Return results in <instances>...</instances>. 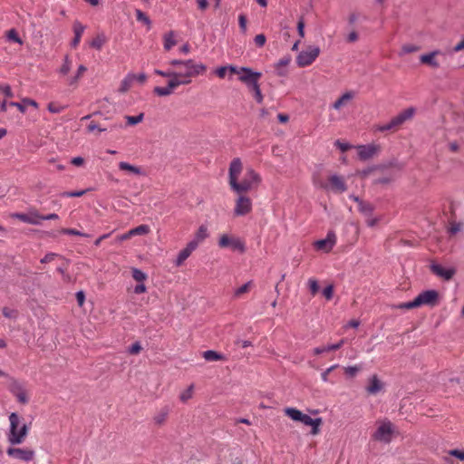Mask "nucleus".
<instances>
[{
    "label": "nucleus",
    "mask_w": 464,
    "mask_h": 464,
    "mask_svg": "<svg viewBox=\"0 0 464 464\" xmlns=\"http://www.w3.org/2000/svg\"><path fill=\"white\" fill-rule=\"evenodd\" d=\"M12 218H17L24 223L31 225L41 224V215L37 211H30L29 213H14Z\"/></svg>",
    "instance_id": "obj_18"
},
{
    "label": "nucleus",
    "mask_w": 464,
    "mask_h": 464,
    "mask_svg": "<svg viewBox=\"0 0 464 464\" xmlns=\"http://www.w3.org/2000/svg\"><path fill=\"white\" fill-rule=\"evenodd\" d=\"M334 146L336 148H338L343 152H344V151L350 150L351 148H353V146L350 143L342 141L340 140H336L334 141Z\"/></svg>",
    "instance_id": "obj_52"
},
{
    "label": "nucleus",
    "mask_w": 464,
    "mask_h": 464,
    "mask_svg": "<svg viewBox=\"0 0 464 464\" xmlns=\"http://www.w3.org/2000/svg\"><path fill=\"white\" fill-rule=\"evenodd\" d=\"M320 54V48L316 45H309L299 53L296 63L299 67H306L312 64Z\"/></svg>",
    "instance_id": "obj_8"
},
{
    "label": "nucleus",
    "mask_w": 464,
    "mask_h": 464,
    "mask_svg": "<svg viewBox=\"0 0 464 464\" xmlns=\"http://www.w3.org/2000/svg\"><path fill=\"white\" fill-rule=\"evenodd\" d=\"M87 130L89 132H94V131H99V132H102V131H105L106 129L105 128H101L98 124H96L95 122L92 121L88 127H87Z\"/></svg>",
    "instance_id": "obj_59"
},
{
    "label": "nucleus",
    "mask_w": 464,
    "mask_h": 464,
    "mask_svg": "<svg viewBox=\"0 0 464 464\" xmlns=\"http://www.w3.org/2000/svg\"><path fill=\"white\" fill-rule=\"evenodd\" d=\"M308 286H309V289H310V291H311L312 295H314L318 292V290H319L318 282H317L315 279H314V278H310V279L308 280Z\"/></svg>",
    "instance_id": "obj_55"
},
{
    "label": "nucleus",
    "mask_w": 464,
    "mask_h": 464,
    "mask_svg": "<svg viewBox=\"0 0 464 464\" xmlns=\"http://www.w3.org/2000/svg\"><path fill=\"white\" fill-rule=\"evenodd\" d=\"M243 169V164L239 158H235L229 164L228 169V184L230 188L237 183L238 180L239 175L241 174Z\"/></svg>",
    "instance_id": "obj_14"
},
{
    "label": "nucleus",
    "mask_w": 464,
    "mask_h": 464,
    "mask_svg": "<svg viewBox=\"0 0 464 464\" xmlns=\"http://www.w3.org/2000/svg\"><path fill=\"white\" fill-rule=\"evenodd\" d=\"M193 388L194 386L191 384L186 391H184L179 396L180 401L185 402L189 400L192 397Z\"/></svg>",
    "instance_id": "obj_53"
},
{
    "label": "nucleus",
    "mask_w": 464,
    "mask_h": 464,
    "mask_svg": "<svg viewBox=\"0 0 464 464\" xmlns=\"http://www.w3.org/2000/svg\"><path fill=\"white\" fill-rule=\"evenodd\" d=\"M291 63V56L286 55L281 58L276 64L275 69L278 76L285 77L288 73L287 66Z\"/></svg>",
    "instance_id": "obj_25"
},
{
    "label": "nucleus",
    "mask_w": 464,
    "mask_h": 464,
    "mask_svg": "<svg viewBox=\"0 0 464 464\" xmlns=\"http://www.w3.org/2000/svg\"><path fill=\"white\" fill-rule=\"evenodd\" d=\"M248 88L253 91L254 96H255V99H256V102L257 103H262L263 100H264V96H263V94L261 92V89H260V86L258 84V82H253V84L251 86H249Z\"/></svg>",
    "instance_id": "obj_38"
},
{
    "label": "nucleus",
    "mask_w": 464,
    "mask_h": 464,
    "mask_svg": "<svg viewBox=\"0 0 464 464\" xmlns=\"http://www.w3.org/2000/svg\"><path fill=\"white\" fill-rule=\"evenodd\" d=\"M238 24H239V27H240L241 31L243 33H246V17L245 14H240L238 16Z\"/></svg>",
    "instance_id": "obj_63"
},
{
    "label": "nucleus",
    "mask_w": 464,
    "mask_h": 464,
    "mask_svg": "<svg viewBox=\"0 0 464 464\" xmlns=\"http://www.w3.org/2000/svg\"><path fill=\"white\" fill-rule=\"evenodd\" d=\"M394 130H396V129L392 125V121H390L386 124H379V125H375L373 127V130L375 132H384V131Z\"/></svg>",
    "instance_id": "obj_42"
},
{
    "label": "nucleus",
    "mask_w": 464,
    "mask_h": 464,
    "mask_svg": "<svg viewBox=\"0 0 464 464\" xmlns=\"http://www.w3.org/2000/svg\"><path fill=\"white\" fill-rule=\"evenodd\" d=\"M132 277L137 282L143 283L147 279V275L138 268H132L131 270Z\"/></svg>",
    "instance_id": "obj_43"
},
{
    "label": "nucleus",
    "mask_w": 464,
    "mask_h": 464,
    "mask_svg": "<svg viewBox=\"0 0 464 464\" xmlns=\"http://www.w3.org/2000/svg\"><path fill=\"white\" fill-rule=\"evenodd\" d=\"M189 84L188 81H178V80H169L168 82L167 86H157L154 88V93L158 96L164 97L169 96L174 92V91L180 85H188Z\"/></svg>",
    "instance_id": "obj_13"
},
{
    "label": "nucleus",
    "mask_w": 464,
    "mask_h": 464,
    "mask_svg": "<svg viewBox=\"0 0 464 464\" xmlns=\"http://www.w3.org/2000/svg\"><path fill=\"white\" fill-rule=\"evenodd\" d=\"M218 245L220 248H230L233 251H238L240 253L246 251L245 243L240 237L226 233L220 235Z\"/></svg>",
    "instance_id": "obj_7"
},
{
    "label": "nucleus",
    "mask_w": 464,
    "mask_h": 464,
    "mask_svg": "<svg viewBox=\"0 0 464 464\" xmlns=\"http://www.w3.org/2000/svg\"><path fill=\"white\" fill-rule=\"evenodd\" d=\"M72 30L74 37L72 40L71 46L72 48H76L81 42L82 35L85 31V26L82 24L79 21H75L72 25Z\"/></svg>",
    "instance_id": "obj_26"
},
{
    "label": "nucleus",
    "mask_w": 464,
    "mask_h": 464,
    "mask_svg": "<svg viewBox=\"0 0 464 464\" xmlns=\"http://www.w3.org/2000/svg\"><path fill=\"white\" fill-rule=\"evenodd\" d=\"M208 237V227L206 226H204V225H201L198 227V229L197 230V232L195 233V236H194L193 239L200 244Z\"/></svg>",
    "instance_id": "obj_36"
},
{
    "label": "nucleus",
    "mask_w": 464,
    "mask_h": 464,
    "mask_svg": "<svg viewBox=\"0 0 464 464\" xmlns=\"http://www.w3.org/2000/svg\"><path fill=\"white\" fill-rule=\"evenodd\" d=\"M419 50H420V46L412 44H406L402 45L400 55L415 53V52H418Z\"/></svg>",
    "instance_id": "obj_40"
},
{
    "label": "nucleus",
    "mask_w": 464,
    "mask_h": 464,
    "mask_svg": "<svg viewBox=\"0 0 464 464\" xmlns=\"http://www.w3.org/2000/svg\"><path fill=\"white\" fill-rule=\"evenodd\" d=\"M202 356L208 362L224 361L226 359L222 353L213 350L205 351Z\"/></svg>",
    "instance_id": "obj_32"
},
{
    "label": "nucleus",
    "mask_w": 464,
    "mask_h": 464,
    "mask_svg": "<svg viewBox=\"0 0 464 464\" xmlns=\"http://www.w3.org/2000/svg\"><path fill=\"white\" fill-rule=\"evenodd\" d=\"M354 97V93L353 92H344L338 100H336L332 107L339 111L343 106H344L348 102L353 100Z\"/></svg>",
    "instance_id": "obj_29"
},
{
    "label": "nucleus",
    "mask_w": 464,
    "mask_h": 464,
    "mask_svg": "<svg viewBox=\"0 0 464 464\" xmlns=\"http://www.w3.org/2000/svg\"><path fill=\"white\" fill-rule=\"evenodd\" d=\"M313 184L315 188L334 193H343L347 190V186L343 177L338 174L329 176L327 181H323L317 177L313 178Z\"/></svg>",
    "instance_id": "obj_5"
},
{
    "label": "nucleus",
    "mask_w": 464,
    "mask_h": 464,
    "mask_svg": "<svg viewBox=\"0 0 464 464\" xmlns=\"http://www.w3.org/2000/svg\"><path fill=\"white\" fill-rule=\"evenodd\" d=\"M144 119V113H140L136 116H130V115H127L125 116V120L127 121V124L128 125H136L140 122H141Z\"/></svg>",
    "instance_id": "obj_41"
},
{
    "label": "nucleus",
    "mask_w": 464,
    "mask_h": 464,
    "mask_svg": "<svg viewBox=\"0 0 464 464\" xmlns=\"http://www.w3.org/2000/svg\"><path fill=\"white\" fill-rule=\"evenodd\" d=\"M395 432L394 425L389 420L377 421V429L372 434V439L384 444H389L392 440Z\"/></svg>",
    "instance_id": "obj_6"
},
{
    "label": "nucleus",
    "mask_w": 464,
    "mask_h": 464,
    "mask_svg": "<svg viewBox=\"0 0 464 464\" xmlns=\"http://www.w3.org/2000/svg\"><path fill=\"white\" fill-rule=\"evenodd\" d=\"M440 53V52L439 50H435L430 53L421 54L420 56V61L421 63L428 64L432 68H439L440 63L436 60V56Z\"/></svg>",
    "instance_id": "obj_23"
},
{
    "label": "nucleus",
    "mask_w": 464,
    "mask_h": 464,
    "mask_svg": "<svg viewBox=\"0 0 464 464\" xmlns=\"http://www.w3.org/2000/svg\"><path fill=\"white\" fill-rule=\"evenodd\" d=\"M440 299V294L437 290H425L420 292L412 301L401 303L396 305V308L410 310L423 305L434 307L439 304Z\"/></svg>",
    "instance_id": "obj_1"
},
{
    "label": "nucleus",
    "mask_w": 464,
    "mask_h": 464,
    "mask_svg": "<svg viewBox=\"0 0 464 464\" xmlns=\"http://www.w3.org/2000/svg\"><path fill=\"white\" fill-rule=\"evenodd\" d=\"M150 232V228L148 225H140L132 229H130V234L132 237L138 235H147Z\"/></svg>",
    "instance_id": "obj_39"
},
{
    "label": "nucleus",
    "mask_w": 464,
    "mask_h": 464,
    "mask_svg": "<svg viewBox=\"0 0 464 464\" xmlns=\"http://www.w3.org/2000/svg\"><path fill=\"white\" fill-rule=\"evenodd\" d=\"M10 430L8 434V441L12 445L21 444L24 441L29 427L27 424L23 423L20 427V418L17 413L12 412L9 415Z\"/></svg>",
    "instance_id": "obj_3"
},
{
    "label": "nucleus",
    "mask_w": 464,
    "mask_h": 464,
    "mask_svg": "<svg viewBox=\"0 0 464 464\" xmlns=\"http://www.w3.org/2000/svg\"><path fill=\"white\" fill-rule=\"evenodd\" d=\"M338 367V364H334L332 366H330L329 368H327L325 371H324L321 374V378L323 380V382H328V374L334 371V369H336Z\"/></svg>",
    "instance_id": "obj_60"
},
{
    "label": "nucleus",
    "mask_w": 464,
    "mask_h": 464,
    "mask_svg": "<svg viewBox=\"0 0 464 464\" xmlns=\"http://www.w3.org/2000/svg\"><path fill=\"white\" fill-rule=\"evenodd\" d=\"M154 73L157 75L165 77V78H169V80L176 79L178 81H183V79L181 78V76H180L179 72H178V71H174V70L162 71V70L156 69V70H154Z\"/></svg>",
    "instance_id": "obj_31"
},
{
    "label": "nucleus",
    "mask_w": 464,
    "mask_h": 464,
    "mask_svg": "<svg viewBox=\"0 0 464 464\" xmlns=\"http://www.w3.org/2000/svg\"><path fill=\"white\" fill-rule=\"evenodd\" d=\"M61 232L63 234L70 235V236L88 237L87 234L82 233V232H81L79 230L74 229V228H63L61 230Z\"/></svg>",
    "instance_id": "obj_51"
},
{
    "label": "nucleus",
    "mask_w": 464,
    "mask_h": 464,
    "mask_svg": "<svg viewBox=\"0 0 464 464\" xmlns=\"http://www.w3.org/2000/svg\"><path fill=\"white\" fill-rule=\"evenodd\" d=\"M240 71L242 72L239 75L238 79L242 82H244L247 87L251 86L253 82H258L261 77V72H254L252 69L248 67H240Z\"/></svg>",
    "instance_id": "obj_16"
},
{
    "label": "nucleus",
    "mask_w": 464,
    "mask_h": 464,
    "mask_svg": "<svg viewBox=\"0 0 464 464\" xmlns=\"http://www.w3.org/2000/svg\"><path fill=\"white\" fill-rule=\"evenodd\" d=\"M6 452L8 456L26 462L33 460L34 458V451L28 449L9 448Z\"/></svg>",
    "instance_id": "obj_17"
},
{
    "label": "nucleus",
    "mask_w": 464,
    "mask_h": 464,
    "mask_svg": "<svg viewBox=\"0 0 464 464\" xmlns=\"http://www.w3.org/2000/svg\"><path fill=\"white\" fill-rule=\"evenodd\" d=\"M87 71V68L81 64L79 67H78V70H77V73L74 77L71 78L69 80V84L70 85H73V84H76L78 80L82 77V75Z\"/></svg>",
    "instance_id": "obj_45"
},
{
    "label": "nucleus",
    "mask_w": 464,
    "mask_h": 464,
    "mask_svg": "<svg viewBox=\"0 0 464 464\" xmlns=\"http://www.w3.org/2000/svg\"><path fill=\"white\" fill-rule=\"evenodd\" d=\"M336 244V236L334 231H328L326 237L314 242L316 250L329 253Z\"/></svg>",
    "instance_id": "obj_11"
},
{
    "label": "nucleus",
    "mask_w": 464,
    "mask_h": 464,
    "mask_svg": "<svg viewBox=\"0 0 464 464\" xmlns=\"http://www.w3.org/2000/svg\"><path fill=\"white\" fill-rule=\"evenodd\" d=\"M9 105L12 106V107H16L22 113H24L25 111H26L25 110V105H30V106H33L34 108H38V103L34 100H32V99H29V98L23 99L22 102H10Z\"/></svg>",
    "instance_id": "obj_28"
},
{
    "label": "nucleus",
    "mask_w": 464,
    "mask_h": 464,
    "mask_svg": "<svg viewBox=\"0 0 464 464\" xmlns=\"http://www.w3.org/2000/svg\"><path fill=\"white\" fill-rule=\"evenodd\" d=\"M358 207H359V210L365 215L372 214V212L373 210L372 207L369 203H365L362 200L359 201Z\"/></svg>",
    "instance_id": "obj_48"
},
{
    "label": "nucleus",
    "mask_w": 464,
    "mask_h": 464,
    "mask_svg": "<svg viewBox=\"0 0 464 464\" xmlns=\"http://www.w3.org/2000/svg\"><path fill=\"white\" fill-rule=\"evenodd\" d=\"M191 254L188 253V250H186V248H183L178 255L176 260H175V265L177 266H180L184 261L190 256Z\"/></svg>",
    "instance_id": "obj_44"
},
{
    "label": "nucleus",
    "mask_w": 464,
    "mask_h": 464,
    "mask_svg": "<svg viewBox=\"0 0 464 464\" xmlns=\"http://www.w3.org/2000/svg\"><path fill=\"white\" fill-rule=\"evenodd\" d=\"M64 109V107L63 106H60L58 104H55L53 102H50L48 104V111L51 112V113H60L61 111H63Z\"/></svg>",
    "instance_id": "obj_58"
},
{
    "label": "nucleus",
    "mask_w": 464,
    "mask_h": 464,
    "mask_svg": "<svg viewBox=\"0 0 464 464\" xmlns=\"http://www.w3.org/2000/svg\"><path fill=\"white\" fill-rule=\"evenodd\" d=\"M300 422H302L305 426H311L312 427L311 433L313 435H316L319 433V427L322 423V419L321 418L312 419L309 415L304 413Z\"/></svg>",
    "instance_id": "obj_24"
},
{
    "label": "nucleus",
    "mask_w": 464,
    "mask_h": 464,
    "mask_svg": "<svg viewBox=\"0 0 464 464\" xmlns=\"http://www.w3.org/2000/svg\"><path fill=\"white\" fill-rule=\"evenodd\" d=\"M105 43V35L103 34H99L90 42V46L96 50H101Z\"/></svg>",
    "instance_id": "obj_35"
},
{
    "label": "nucleus",
    "mask_w": 464,
    "mask_h": 464,
    "mask_svg": "<svg viewBox=\"0 0 464 464\" xmlns=\"http://www.w3.org/2000/svg\"><path fill=\"white\" fill-rule=\"evenodd\" d=\"M171 66L175 67H184L186 68V73L179 74L183 81H188V83H191L192 78L197 77L198 75L203 74L206 70L207 66L202 63H195L194 60L188 59V60H179V59H173L170 60L169 63Z\"/></svg>",
    "instance_id": "obj_2"
},
{
    "label": "nucleus",
    "mask_w": 464,
    "mask_h": 464,
    "mask_svg": "<svg viewBox=\"0 0 464 464\" xmlns=\"http://www.w3.org/2000/svg\"><path fill=\"white\" fill-rule=\"evenodd\" d=\"M323 295L327 299V300H330L333 298V295H334V287L333 285H328L326 286L324 290H323Z\"/></svg>",
    "instance_id": "obj_62"
},
{
    "label": "nucleus",
    "mask_w": 464,
    "mask_h": 464,
    "mask_svg": "<svg viewBox=\"0 0 464 464\" xmlns=\"http://www.w3.org/2000/svg\"><path fill=\"white\" fill-rule=\"evenodd\" d=\"M87 192L86 189L78 190V191H66L61 194L62 197L65 198H78L83 196Z\"/></svg>",
    "instance_id": "obj_49"
},
{
    "label": "nucleus",
    "mask_w": 464,
    "mask_h": 464,
    "mask_svg": "<svg viewBox=\"0 0 464 464\" xmlns=\"http://www.w3.org/2000/svg\"><path fill=\"white\" fill-rule=\"evenodd\" d=\"M358 158L362 160H368L378 154L380 147L375 144L358 145L356 146Z\"/></svg>",
    "instance_id": "obj_15"
},
{
    "label": "nucleus",
    "mask_w": 464,
    "mask_h": 464,
    "mask_svg": "<svg viewBox=\"0 0 464 464\" xmlns=\"http://www.w3.org/2000/svg\"><path fill=\"white\" fill-rule=\"evenodd\" d=\"M251 285H252V281L246 282V284H244L243 285H241L240 287H238L237 289L235 290V293H234L235 296L236 297L241 296L243 294L246 293L249 290Z\"/></svg>",
    "instance_id": "obj_47"
},
{
    "label": "nucleus",
    "mask_w": 464,
    "mask_h": 464,
    "mask_svg": "<svg viewBox=\"0 0 464 464\" xmlns=\"http://www.w3.org/2000/svg\"><path fill=\"white\" fill-rule=\"evenodd\" d=\"M262 178L254 169L247 168L244 178L241 181L237 180V183L231 188V190L236 194L246 193L259 186Z\"/></svg>",
    "instance_id": "obj_4"
},
{
    "label": "nucleus",
    "mask_w": 464,
    "mask_h": 464,
    "mask_svg": "<svg viewBox=\"0 0 464 464\" xmlns=\"http://www.w3.org/2000/svg\"><path fill=\"white\" fill-rule=\"evenodd\" d=\"M142 347L139 342L132 343L128 348V353L130 354H138L141 351Z\"/></svg>",
    "instance_id": "obj_56"
},
{
    "label": "nucleus",
    "mask_w": 464,
    "mask_h": 464,
    "mask_svg": "<svg viewBox=\"0 0 464 464\" xmlns=\"http://www.w3.org/2000/svg\"><path fill=\"white\" fill-rule=\"evenodd\" d=\"M430 270L432 271L433 274L445 280L451 279L456 272L455 269L452 267H444L439 264H432L430 266Z\"/></svg>",
    "instance_id": "obj_20"
},
{
    "label": "nucleus",
    "mask_w": 464,
    "mask_h": 464,
    "mask_svg": "<svg viewBox=\"0 0 464 464\" xmlns=\"http://www.w3.org/2000/svg\"><path fill=\"white\" fill-rule=\"evenodd\" d=\"M71 70V62L68 56L64 57L63 64L60 68V73L66 75Z\"/></svg>",
    "instance_id": "obj_54"
},
{
    "label": "nucleus",
    "mask_w": 464,
    "mask_h": 464,
    "mask_svg": "<svg viewBox=\"0 0 464 464\" xmlns=\"http://www.w3.org/2000/svg\"><path fill=\"white\" fill-rule=\"evenodd\" d=\"M118 167L121 171H123L129 175L146 176V172L141 167L130 164L126 161L119 162Z\"/></svg>",
    "instance_id": "obj_21"
},
{
    "label": "nucleus",
    "mask_w": 464,
    "mask_h": 464,
    "mask_svg": "<svg viewBox=\"0 0 464 464\" xmlns=\"http://www.w3.org/2000/svg\"><path fill=\"white\" fill-rule=\"evenodd\" d=\"M189 84L188 81H178V80H169L168 82L167 86H157L154 88V93L158 96L164 97L169 96L174 92V91L180 85H188Z\"/></svg>",
    "instance_id": "obj_12"
},
{
    "label": "nucleus",
    "mask_w": 464,
    "mask_h": 464,
    "mask_svg": "<svg viewBox=\"0 0 464 464\" xmlns=\"http://www.w3.org/2000/svg\"><path fill=\"white\" fill-rule=\"evenodd\" d=\"M199 243L197 242L196 240L192 239L191 241H189L187 246H186V250L188 251V253H192L194 250L197 249V247L198 246Z\"/></svg>",
    "instance_id": "obj_64"
},
{
    "label": "nucleus",
    "mask_w": 464,
    "mask_h": 464,
    "mask_svg": "<svg viewBox=\"0 0 464 464\" xmlns=\"http://www.w3.org/2000/svg\"><path fill=\"white\" fill-rule=\"evenodd\" d=\"M6 37L9 41H13L14 43H17L19 44H23L22 39L19 37L17 32L14 29H11L7 32Z\"/></svg>",
    "instance_id": "obj_46"
},
{
    "label": "nucleus",
    "mask_w": 464,
    "mask_h": 464,
    "mask_svg": "<svg viewBox=\"0 0 464 464\" xmlns=\"http://www.w3.org/2000/svg\"><path fill=\"white\" fill-rule=\"evenodd\" d=\"M238 197L235 202L234 215L236 217H243L249 214L253 209V203L249 197L242 194H237Z\"/></svg>",
    "instance_id": "obj_9"
},
{
    "label": "nucleus",
    "mask_w": 464,
    "mask_h": 464,
    "mask_svg": "<svg viewBox=\"0 0 464 464\" xmlns=\"http://www.w3.org/2000/svg\"><path fill=\"white\" fill-rule=\"evenodd\" d=\"M343 344H344V340L342 339L338 343H334V344H328V345H324V346L315 347L313 350V353H314V354L318 355V354H321L324 353L335 351V350L340 349Z\"/></svg>",
    "instance_id": "obj_27"
},
{
    "label": "nucleus",
    "mask_w": 464,
    "mask_h": 464,
    "mask_svg": "<svg viewBox=\"0 0 464 464\" xmlns=\"http://www.w3.org/2000/svg\"><path fill=\"white\" fill-rule=\"evenodd\" d=\"M134 82H135V74L128 73L121 82V85L119 87V92L121 93L127 92Z\"/></svg>",
    "instance_id": "obj_30"
},
{
    "label": "nucleus",
    "mask_w": 464,
    "mask_h": 464,
    "mask_svg": "<svg viewBox=\"0 0 464 464\" xmlns=\"http://www.w3.org/2000/svg\"><path fill=\"white\" fill-rule=\"evenodd\" d=\"M0 91H1V92L5 94V97H7V98H12V97H14V92H13V91H12V88H11V86H10V85H8V84L3 85V86L1 87V90H0Z\"/></svg>",
    "instance_id": "obj_61"
},
{
    "label": "nucleus",
    "mask_w": 464,
    "mask_h": 464,
    "mask_svg": "<svg viewBox=\"0 0 464 464\" xmlns=\"http://www.w3.org/2000/svg\"><path fill=\"white\" fill-rule=\"evenodd\" d=\"M168 415L169 410L167 408L162 409L155 414L153 420L157 425H162L166 421Z\"/></svg>",
    "instance_id": "obj_37"
},
{
    "label": "nucleus",
    "mask_w": 464,
    "mask_h": 464,
    "mask_svg": "<svg viewBox=\"0 0 464 464\" xmlns=\"http://www.w3.org/2000/svg\"><path fill=\"white\" fill-rule=\"evenodd\" d=\"M415 114V109L410 107L403 111L400 112L398 115L393 117L391 121L395 129L399 128L406 121L411 120Z\"/></svg>",
    "instance_id": "obj_19"
},
{
    "label": "nucleus",
    "mask_w": 464,
    "mask_h": 464,
    "mask_svg": "<svg viewBox=\"0 0 464 464\" xmlns=\"http://www.w3.org/2000/svg\"><path fill=\"white\" fill-rule=\"evenodd\" d=\"M10 392L16 398L17 401L22 404H27L29 402V396L25 385L24 382L12 380L9 384Z\"/></svg>",
    "instance_id": "obj_10"
},
{
    "label": "nucleus",
    "mask_w": 464,
    "mask_h": 464,
    "mask_svg": "<svg viewBox=\"0 0 464 464\" xmlns=\"http://www.w3.org/2000/svg\"><path fill=\"white\" fill-rule=\"evenodd\" d=\"M383 382L376 376L372 375L369 379V384L366 387V392L371 395H375L383 390Z\"/></svg>",
    "instance_id": "obj_22"
},
{
    "label": "nucleus",
    "mask_w": 464,
    "mask_h": 464,
    "mask_svg": "<svg viewBox=\"0 0 464 464\" xmlns=\"http://www.w3.org/2000/svg\"><path fill=\"white\" fill-rule=\"evenodd\" d=\"M136 18L138 21L144 23L145 24L150 25V18L140 9H137L135 11Z\"/></svg>",
    "instance_id": "obj_50"
},
{
    "label": "nucleus",
    "mask_w": 464,
    "mask_h": 464,
    "mask_svg": "<svg viewBox=\"0 0 464 464\" xmlns=\"http://www.w3.org/2000/svg\"><path fill=\"white\" fill-rule=\"evenodd\" d=\"M175 33L173 31H169L165 34L163 36L164 40V49L166 51H169L173 46L176 45L177 42L175 40Z\"/></svg>",
    "instance_id": "obj_33"
},
{
    "label": "nucleus",
    "mask_w": 464,
    "mask_h": 464,
    "mask_svg": "<svg viewBox=\"0 0 464 464\" xmlns=\"http://www.w3.org/2000/svg\"><path fill=\"white\" fill-rule=\"evenodd\" d=\"M254 42L256 46L263 47L266 42V35L263 34L256 35L254 38Z\"/></svg>",
    "instance_id": "obj_57"
},
{
    "label": "nucleus",
    "mask_w": 464,
    "mask_h": 464,
    "mask_svg": "<svg viewBox=\"0 0 464 464\" xmlns=\"http://www.w3.org/2000/svg\"><path fill=\"white\" fill-rule=\"evenodd\" d=\"M286 416H288L290 419H292L293 420H295V421H301V419H302V416L304 415V413L295 409V408H285L284 410Z\"/></svg>",
    "instance_id": "obj_34"
}]
</instances>
